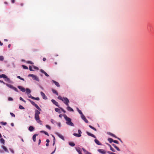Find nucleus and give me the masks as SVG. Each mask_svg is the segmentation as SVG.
Here are the masks:
<instances>
[{
	"instance_id": "23",
	"label": "nucleus",
	"mask_w": 154,
	"mask_h": 154,
	"mask_svg": "<svg viewBox=\"0 0 154 154\" xmlns=\"http://www.w3.org/2000/svg\"><path fill=\"white\" fill-rule=\"evenodd\" d=\"M57 135L58 136V137H59L60 138H61L63 140H64V138L63 136L62 135H61L59 134H58Z\"/></svg>"
},
{
	"instance_id": "31",
	"label": "nucleus",
	"mask_w": 154,
	"mask_h": 154,
	"mask_svg": "<svg viewBox=\"0 0 154 154\" xmlns=\"http://www.w3.org/2000/svg\"><path fill=\"white\" fill-rule=\"evenodd\" d=\"M69 145L72 146H75V144L73 143L72 142H70L69 143Z\"/></svg>"
},
{
	"instance_id": "37",
	"label": "nucleus",
	"mask_w": 154,
	"mask_h": 154,
	"mask_svg": "<svg viewBox=\"0 0 154 154\" xmlns=\"http://www.w3.org/2000/svg\"><path fill=\"white\" fill-rule=\"evenodd\" d=\"M33 99L37 100H39V98L38 97H33L32 98Z\"/></svg>"
},
{
	"instance_id": "42",
	"label": "nucleus",
	"mask_w": 154,
	"mask_h": 154,
	"mask_svg": "<svg viewBox=\"0 0 154 154\" xmlns=\"http://www.w3.org/2000/svg\"><path fill=\"white\" fill-rule=\"evenodd\" d=\"M110 149L113 152H115V150L112 147L110 148Z\"/></svg>"
},
{
	"instance_id": "8",
	"label": "nucleus",
	"mask_w": 154,
	"mask_h": 154,
	"mask_svg": "<svg viewBox=\"0 0 154 154\" xmlns=\"http://www.w3.org/2000/svg\"><path fill=\"white\" fill-rule=\"evenodd\" d=\"M81 118L86 123H88V121L86 119V118L85 117V116L84 115H82V116H81Z\"/></svg>"
},
{
	"instance_id": "55",
	"label": "nucleus",
	"mask_w": 154,
	"mask_h": 154,
	"mask_svg": "<svg viewBox=\"0 0 154 154\" xmlns=\"http://www.w3.org/2000/svg\"><path fill=\"white\" fill-rule=\"evenodd\" d=\"M109 135H110L111 136H112V137H113V136H114V134H112V133H109Z\"/></svg>"
},
{
	"instance_id": "49",
	"label": "nucleus",
	"mask_w": 154,
	"mask_h": 154,
	"mask_svg": "<svg viewBox=\"0 0 154 154\" xmlns=\"http://www.w3.org/2000/svg\"><path fill=\"white\" fill-rule=\"evenodd\" d=\"M8 100L9 101H12L13 100V99L11 97H9L8 98Z\"/></svg>"
},
{
	"instance_id": "46",
	"label": "nucleus",
	"mask_w": 154,
	"mask_h": 154,
	"mask_svg": "<svg viewBox=\"0 0 154 154\" xmlns=\"http://www.w3.org/2000/svg\"><path fill=\"white\" fill-rule=\"evenodd\" d=\"M113 142L119 144V142L117 140H113Z\"/></svg>"
},
{
	"instance_id": "58",
	"label": "nucleus",
	"mask_w": 154,
	"mask_h": 154,
	"mask_svg": "<svg viewBox=\"0 0 154 154\" xmlns=\"http://www.w3.org/2000/svg\"><path fill=\"white\" fill-rule=\"evenodd\" d=\"M107 152L109 154H112L113 153V152L109 151H108Z\"/></svg>"
},
{
	"instance_id": "56",
	"label": "nucleus",
	"mask_w": 154,
	"mask_h": 154,
	"mask_svg": "<svg viewBox=\"0 0 154 154\" xmlns=\"http://www.w3.org/2000/svg\"><path fill=\"white\" fill-rule=\"evenodd\" d=\"M41 143V140L40 139H39L38 140V145H39Z\"/></svg>"
},
{
	"instance_id": "15",
	"label": "nucleus",
	"mask_w": 154,
	"mask_h": 154,
	"mask_svg": "<svg viewBox=\"0 0 154 154\" xmlns=\"http://www.w3.org/2000/svg\"><path fill=\"white\" fill-rule=\"evenodd\" d=\"M5 81L8 82L9 83H11V81L10 80V79L9 78H8V77L6 76V78H5Z\"/></svg>"
},
{
	"instance_id": "30",
	"label": "nucleus",
	"mask_w": 154,
	"mask_h": 154,
	"mask_svg": "<svg viewBox=\"0 0 154 154\" xmlns=\"http://www.w3.org/2000/svg\"><path fill=\"white\" fill-rule=\"evenodd\" d=\"M76 150L78 152L79 154H82L81 150L77 148L76 149Z\"/></svg>"
},
{
	"instance_id": "40",
	"label": "nucleus",
	"mask_w": 154,
	"mask_h": 154,
	"mask_svg": "<svg viewBox=\"0 0 154 154\" xmlns=\"http://www.w3.org/2000/svg\"><path fill=\"white\" fill-rule=\"evenodd\" d=\"M20 99L22 101H23L25 102V103H26V101L25 100H24L22 97H20Z\"/></svg>"
},
{
	"instance_id": "9",
	"label": "nucleus",
	"mask_w": 154,
	"mask_h": 154,
	"mask_svg": "<svg viewBox=\"0 0 154 154\" xmlns=\"http://www.w3.org/2000/svg\"><path fill=\"white\" fill-rule=\"evenodd\" d=\"M51 102L53 103L56 106L59 107V105H58V103L55 100H54V99L51 100Z\"/></svg>"
},
{
	"instance_id": "12",
	"label": "nucleus",
	"mask_w": 154,
	"mask_h": 154,
	"mask_svg": "<svg viewBox=\"0 0 154 154\" xmlns=\"http://www.w3.org/2000/svg\"><path fill=\"white\" fill-rule=\"evenodd\" d=\"M52 81L57 87H60V86L58 82L54 80H52Z\"/></svg>"
},
{
	"instance_id": "24",
	"label": "nucleus",
	"mask_w": 154,
	"mask_h": 154,
	"mask_svg": "<svg viewBox=\"0 0 154 154\" xmlns=\"http://www.w3.org/2000/svg\"><path fill=\"white\" fill-rule=\"evenodd\" d=\"M55 110L56 112H58L59 113H60L61 112L60 110L58 108H55Z\"/></svg>"
},
{
	"instance_id": "6",
	"label": "nucleus",
	"mask_w": 154,
	"mask_h": 154,
	"mask_svg": "<svg viewBox=\"0 0 154 154\" xmlns=\"http://www.w3.org/2000/svg\"><path fill=\"white\" fill-rule=\"evenodd\" d=\"M20 90L23 92H24L25 91V89L23 87L20 86H18L17 87Z\"/></svg>"
},
{
	"instance_id": "47",
	"label": "nucleus",
	"mask_w": 154,
	"mask_h": 154,
	"mask_svg": "<svg viewBox=\"0 0 154 154\" xmlns=\"http://www.w3.org/2000/svg\"><path fill=\"white\" fill-rule=\"evenodd\" d=\"M52 137H53V142H55V138L54 136V135H52Z\"/></svg>"
},
{
	"instance_id": "36",
	"label": "nucleus",
	"mask_w": 154,
	"mask_h": 154,
	"mask_svg": "<svg viewBox=\"0 0 154 154\" xmlns=\"http://www.w3.org/2000/svg\"><path fill=\"white\" fill-rule=\"evenodd\" d=\"M17 78L19 79H20L21 80H23V81L24 80V79L23 78L21 77L20 76H17Z\"/></svg>"
},
{
	"instance_id": "52",
	"label": "nucleus",
	"mask_w": 154,
	"mask_h": 154,
	"mask_svg": "<svg viewBox=\"0 0 154 154\" xmlns=\"http://www.w3.org/2000/svg\"><path fill=\"white\" fill-rule=\"evenodd\" d=\"M78 132L79 133V134H81L82 133V132H81V131L80 130H78Z\"/></svg>"
},
{
	"instance_id": "45",
	"label": "nucleus",
	"mask_w": 154,
	"mask_h": 154,
	"mask_svg": "<svg viewBox=\"0 0 154 154\" xmlns=\"http://www.w3.org/2000/svg\"><path fill=\"white\" fill-rule=\"evenodd\" d=\"M82 149L83 150L84 152L86 153H86H87V152H88V151H86L85 149L83 148H82Z\"/></svg>"
},
{
	"instance_id": "35",
	"label": "nucleus",
	"mask_w": 154,
	"mask_h": 154,
	"mask_svg": "<svg viewBox=\"0 0 154 154\" xmlns=\"http://www.w3.org/2000/svg\"><path fill=\"white\" fill-rule=\"evenodd\" d=\"M2 147L3 149L5 151L7 152L8 151V149H7V148L4 146H2Z\"/></svg>"
},
{
	"instance_id": "33",
	"label": "nucleus",
	"mask_w": 154,
	"mask_h": 154,
	"mask_svg": "<svg viewBox=\"0 0 154 154\" xmlns=\"http://www.w3.org/2000/svg\"><path fill=\"white\" fill-rule=\"evenodd\" d=\"M0 124L2 125H5L7 124V123L5 122H0Z\"/></svg>"
},
{
	"instance_id": "38",
	"label": "nucleus",
	"mask_w": 154,
	"mask_h": 154,
	"mask_svg": "<svg viewBox=\"0 0 154 154\" xmlns=\"http://www.w3.org/2000/svg\"><path fill=\"white\" fill-rule=\"evenodd\" d=\"M4 60V57L2 56H0V60L3 61Z\"/></svg>"
},
{
	"instance_id": "28",
	"label": "nucleus",
	"mask_w": 154,
	"mask_h": 154,
	"mask_svg": "<svg viewBox=\"0 0 154 154\" xmlns=\"http://www.w3.org/2000/svg\"><path fill=\"white\" fill-rule=\"evenodd\" d=\"M0 142L2 143L3 144H5V140L3 138H1L0 140Z\"/></svg>"
},
{
	"instance_id": "26",
	"label": "nucleus",
	"mask_w": 154,
	"mask_h": 154,
	"mask_svg": "<svg viewBox=\"0 0 154 154\" xmlns=\"http://www.w3.org/2000/svg\"><path fill=\"white\" fill-rule=\"evenodd\" d=\"M108 140L110 143H112V142H113L114 140L111 138H109L108 139Z\"/></svg>"
},
{
	"instance_id": "13",
	"label": "nucleus",
	"mask_w": 154,
	"mask_h": 154,
	"mask_svg": "<svg viewBox=\"0 0 154 154\" xmlns=\"http://www.w3.org/2000/svg\"><path fill=\"white\" fill-rule=\"evenodd\" d=\"M67 107L66 108V109L69 111H72L73 112L74 110L71 107L69 106V105L68 106H67Z\"/></svg>"
},
{
	"instance_id": "21",
	"label": "nucleus",
	"mask_w": 154,
	"mask_h": 154,
	"mask_svg": "<svg viewBox=\"0 0 154 154\" xmlns=\"http://www.w3.org/2000/svg\"><path fill=\"white\" fill-rule=\"evenodd\" d=\"M31 92L29 88H26V93L27 94L30 93Z\"/></svg>"
},
{
	"instance_id": "59",
	"label": "nucleus",
	"mask_w": 154,
	"mask_h": 154,
	"mask_svg": "<svg viewBox=\"0 0 154 154\" xmlns=\"http://www.w3.org/2000/svg\"><path fill=\"white\" fill-rule=\"evenodd\" d=\"M37 67L34 66L33 65H32V66H29V67L30 68V67Z\"/></svg>"
},
{
	"instance_id": "48",
	"label": "nucleus",
	"mask_w": 154,
	"mask_h": 154,
	"mask_svg": "<svg viewBox=\"0 0 154 154\" xmlns=\"http://www.w3.org/2000/svg\"><path fill=\"white\" fill-rule=\"evenodd\" d=\"M28 97L29 98H31L33 99L32 98L33 97L32 96L31 94H29L28 96Z\"/></svg>"
},
{
	"instance_id": "39",
	"label": "nucleus",
	"mask_w": 154,
	"mask_h": 154,
	"mask_svg": "<svg viewBox=\"0 0 154 154\" xmlns=\"http://www.w3.org/2000/svg\"><path fill=\"white\" fill-rule=\"evenodd\" d=\"M46 127L49 130H50L51 129V127L48 125H46Z\"/></svg>"
},
{
	"instance_id": "7",
	"label": "nucleus",
	"mask_w": 154,
	"mask_h": 154,
	"mask_svg": "<svg viewBox=\"0 0 154 154\" xmlns=\"http://www.w3.org/2000/svg\"><path fill=\"white\" fill-rule=\"evenodd\" d=\"M100 153L103 154H105L106 152L103 149H98L97 150Z\"/></svg>"
},
{
	"instance_id": "5",
	"label": "nucleus",
	"mask_w": 154,
	"mask_h": 154,
	"mask_svg": "<svg viewBox=\"0 0 154 154\" xmlns=\"http://www.w3.org/2000/svg\"><path fill=\"white\" fill-rule=\"evenodd\" d=\"M8 87L13 89L15 91L17 92H18V91L17 89L15 87H14L12 85L8 84L6 83L5 84Z\"/></svg>"
},
{
	"instance_id": "3",
	"label": "nucleus",
	"mask_w": 154,
	"mask_h": 154,
	"mask_svg": "<svg viewBox=\"0 0 154 154\" xmlns=\"http://www.w3.org/2000/svg\"><path fill=\"white\" fill-rule=\"evenodd\" d=\"M64 118L66 121V123L68 125L73 126V124L71 122V119L65 115H64Z\"/></svg>"
},
{
	"instance_id": "50",
	"label": "nucleus",
	"mask_w": 154,
	"mask_h": 154,
	"mask_svg": "<svg viewBox=\"0 0 154 154\" xmlns=\"http://www.w3.org/2000/svg\"><path fill=\"white\" fill-rule=\"evenodd\" d=\"M51 122L53 124H54V121L53 119H51Z\"/></svg>"
},
{
	"instance_id": "16",
	"label": "nucleus",
	"mask_w": 154,
	"mask_h": 154,
	"mask_svg": "<svg viewBox=\"0 0 154 154\" xmlns=\"http://www.w3.org/2000/svg\"><path fill=\"white\" fill-rule=\"evenodd\" d=\"M38 134H34L33 137H32V140H33L34 141V142H35V140H36V136L38 135Z\"/></svg>"
},
{
	"instance_id": "61",
	"label": "nucleus",
	"mask_w": 154,
	"mask_h": 154,
	"mask_svg": "<svg viewBox=\"0 0 154 154\" xmlns=\"http://www.w3.org/2000/svg\"><path fill=\"white\" fill-rule=\"evenodd\" d=\"M55 150H56V148L55 149H54V151H53V152H52V153H51V154H53V153H54V152H55Z\"/></svg>"
},
{
	"instance_id": "4",
	"label": "nucleus",
	"mask_w": 154,
	"mask_h": 154,
	"mask_svg": "<svg viewBox=\"0 0 154 154\" xmlns=\"http://www.w3.org/2000/svg\"><path fill=\"white\" fill-rule=\"evenodd\" d=\"M28 76L32 77L33 79L34 80H36L38 82L39 81V78L35 75L32 74H29L28 75Z\"/></svg>"
},
{
	"instance_id": "63",
	"label": "nucleus",
	"mask_w": 154,
	"mask_h": 154,
	"mask_svg": "<svg viewBox=\"0 0 154 154\" xmlns=\"http://www.w3.org/2000/svg\"><path fill=\"white\" fill-rule=\"evenodd\" d=\"M62 116H63V115L62 114H60L59 115V117L60 118H62Z\"/></svg>"
},
{
	"instance_id": "1",
	"label": "nucleus",
	"mask_w": 154,
	"mask_h": 154,
	"mask_svg": "<svg viewBox=\"0 0 154 154\" xmlns=\"http://www.w3.org/2000/svg\"><path fill=\"white\" fill-rule=\"evenodd\" d=\"M35 106L38 110H35V118L38 122L40 123L41 121L40 120L39 115L40 113L39 111H41L42 110L37 104Z\"/></svg>"
},
{
	"instance_id": "34",
	"label": "nucleus",
	"mask_w": 154,
	"mask_h": 154,
	"mask_svg": "<svg viewBox=\"0 0 154 154\" xmlns=\"http://www.w3.org/2000/svg\"><path fill=\"white\" fill-rule=\"evenodd\" d=\"M41 132L44 133L46 135H47L48 136H49V134H48V133L46 132V131H41Z\"/></svg>"
},
{
	"instance_id": "14",
	"label": "nucleus",
	"mask_w": 154,
	"mask_h": 154,
	"mask_svg": "<svg viewBox=\"0 0 154 154\" xmlns=\"http://www.w3.org/2000/svg\"><path fill=\"white\" fill-rule=\"evenodd\" d=\"M94 141H95V143L97 145H101V143L97 139H95L94 140Z\"/></svg>"
},
{
	"instance_id": "51",
	"label": "nucleus",
	"mask_w": 154,
	"mask_h": 154,
	"mask_svg": "<svg viewBox=\"0 0 154 154\" xmlns=\"http://www.w3.org/2000/svg\"><path fill=\"white\" fill-rule=\"evenodd\" d=\"M60 109H61L62 111L64 112L65 113L66 112V111L63 109V108H60Z\"/></svg>"
},
{
	"instance_id": "62",
	"label": "nucleus",
	"mask_w": 154,
	"mask_h": 154,
	"mask_svg": "<svg viewBox=\"0 0 154 154\" xmlns=\"http://www.w3.org/2000/svg\"><path fill=\"white\" fill-rule=\"evenodd\" d=\"M46 141L47 142V143H49L50 142V141H49V140L47 139V140H46Z\"/></svg>"
},
{
	"instance_id": "20",
	"label": "nucleus",
	"mask_w": 154,
	"mask_h": 154,
	"mask_svg": "<svg viewBox=\"0 0 154 154\" xmlns=\"http://www.w3.org/2000/svg\"><path fill=\"white\" fill-rule=\"evenodd\" d=\"M28 100L30 102V103L33 105L35 106V105L36 104L34 102L31 100L30 99H28Z\"/></svg>"
},
{
	"instance_id": "25",
	"label": "nucleus",
	"mask_w": 154,
	"mask_h": 154,
	"mask_svg": "<svg viewBox=\"0 0 154 154\" xmlns=\"http://www.w3.org/2000/svg\"><path fill=\"white\" fill-rule=\"evenodd\" d=\"M73 134L74 136L78 137H79L81 136V134H77L76 133H74Z\"/></svg>"
},
{
	"instance_id": "10",
	"label": "nucleus",
	"mask_w": 154,
	"mask_h": 154,
	"mask_svg": "<svg viewBox=\"0 0 154 154\" xmlns=\"http://www.w3.org/2000/svg\"><path fill=\"white\" fill-rule=\"evenodd\" d=\"M41 94L43 98L44 99H46L47 98L45 96V94L42 92H41Z\"/></svg>"
},
{
	"instance_id": "60",
	"label": "nucleus",
	"mask_w": 154,
	"mask_h": 154,
	"mask_svg": "<svg viewBox=\"0 0 154 154\" xmlns=\"http://www.w3.org/2000/svg\"><path fill=\"white\" fill-rule=\"evenodd\" d=\"M11 2L12 3H14L15 1V0H11Z\"/></svg>"
},
{
	"instance_id": "19",
	"label": "nucleus",
	"mask_w": 154,
	"mask_h": 154,
	"mask_svg": "<svg viewBox=\"0 0 154 154\" xmlns=\"http://www.w3.org/2000/svg\"><path fill=\"white\" fill-rule=\"evenodd\" d=\"M77 109L78 111V112H79V113L80 114H81V116H82V115H83V114L82 112V111H81V110H80L78 108H77Z\"/></svg>"
},
{
	"instance_id": "27",
	"label": "nucleus",
	"mask_w": 154,
	"mask_h": 154,
	"mask_svg": "<svg viewBox=\"0 0 154 154\" xmlns=\"http://www.w3.org/2000/svg\"><path fill=\"white\" fill-rule=\"evenodd\" d=\"M34 69H33V68H29V69L30 71H35V70H38V68H33Z\"/></svg>"
},
{
	"instance_id": "44",
	"label": "nucleus",
	"mask_w": 154,
	"mask_h": 154,
	"mask_svg": "<svg viewBox=\"0 0 154 154\" xmlns=\"http://www.w3.org/2000/svg\"><path fill=\"white\" fill-rule=\"evenodd\" d=\"M10 114L12 116L14 117H15V115L12 112H10Z\"/></svg>"
},
{
	"instance_id": "41",
	"label": "nucleus",
	"mask_w": 154,
	"mask_h": 154,
	"mask_svg": "<svg viewBox=\"0 0 154 154\" xmlns=\"http://www.w3.org/2000/svg\"><path fill=\"white\" fill-rule=\"evenodd\" d=\"M115 148L116 149V150L118 151H120V149L117 146H116L115 147Z\"/></svg>"
},
{
	"instance_id": "53",
	"label": "nucleus",
	"mask_w": 154,
	"mask_h": 154,
	"mask_svg": "<svg viewBox=\"0 0 154 154\" xmlns=\"http://www.w3.org/2000/svg\"><path fill=\"white\" fill-rule=\"evenodd\" d=\"M27 63H31L32 64H33V63L31 61H27Z\"/></svg>"
},
{
	"instance_id": "2",
	"label": "nucleus",
	"mask_w": 154,
	"mask_h": 154,
	"mask_svg": "<svg viewBox=\"0 0 154 154\" xmlns=\"http://www.w3.org/2000/svg\"><path fill=\"white\" fill-rule=\"evenodd\" d=\"M58 98L59 99L63 101V103L67 106L69 105V99L67 97H62L59 96L58 97Z\"/></svg>"
},
{
	"instance_id": "43",
	"label": "nucleus",
	"mask_w": 154,
	"mask_h": 154,
	"mask_svg": "<svg viewBox=\"0 0 154 154\" xmlns=\"http://www.w3.org/2000/svg\"><path fill=\"white\" fill-rule=\"evenodd\" d=\"M19 108L20 109H24V108L21 105L19 106Z\"/></svg>"
},
{
	"instance_id": "17",
	"label": "nucleus",
	"mask_w": 154,
	"mask_h": 154,
	"mask_svg": "<svg viewBox=\"0 0 154 154\" xmlns=\"http://www.w3.org/2000/svg\"><path fill=\"white\" fill-rule=\"evenodd\" d=\"M40 71L44 73L46 76L48 77L49 76V75L43 70L42 69H41Z\"/></svg>"
},
{
	"instance_id": "18",
	"label": "nucleus",
	"mask_w": 154,
	"mask_h": 154,
	"mask_svg": "<svg viewBox=\"0 0 154 154\" xmlns=\"http://www.w3.org/2000/svg\"><path fill=\"white\" fill-rule=\"evenodd\" d=\"M34 129V128L33 126H30L29 128V130L31 131H33Z\"/></svg>"
},
{
	"instance_id": "22",
	"label": "nucleus",
	"mask_w": 154,
	"mask_h": 154,
	"mask_svg": "<svg viewBox=\"0 0 154 154\" xmlns=\"http://www.w3.org/2000/svg\"><path fill=\"white\" fill-rule=\"evenodd\" d=\"M52 91L53 93L56 94L57 95H58V93L54 89H52Z\"/></svg>"
},
{
	"instance_id": "57",
	"label": "nucleus",
	"mask_w": 154,
	"mask_h": 154,
	"mask_svg": "<svg viewBox=\"0 0 154 154\" xmlns=\"http://www.w3.org/2000/svg\"><path fill=\"white\" fill-rule=\"evenodd\" d=\"M0 82L3 83L4 84H5L6 83H5L2 80H0Z\"/></svg>"
},
{
	"instance_id": "29",
	"label": "nucleus",
	"mask_w": 154,
	"mask_h": 154,
	"mask_svg": "<svg viewBox=\"0 0 154 154\" xmlns=\"http://www.w3.org/2000/svg\"><path fill=\"white\" fill-rule=\"evenodd\" d=\"M6 75L5 74H2L0 75V78H6Z\"/></svg>"
},
{
	"instance_id": "54",
	"label": "nucleus",
	"mask_w": 154,
	"mask_h": 154,
	"mask_svg": "<svg viewBox=\"0 0 154 154\" xmlns=\"http://www.w3.org/2000/svg\"><path fill=\"white\" fill-rule=\"evenodd\" d=\"M57 125L59 127H60L61 126V125L60 122L57 123Z\"/></svg>"
},
{
	"instance_id": "11",
	"label": "nucleus",
	"mask_w": 154,
	"mask_h": 154,
	"mask_svg": "<svg viewBox=\"0 0 154 154\" xmlns=\"http://www.w3.org/2000/svg\"><path fill=\"white\" fill-rule=\"evenodd\" d=\"M86 133H87V134L88 136H91V137H94V138H96V137L94 135V134H91L90 133H89V132H88V131H87L86 132Z\"/></svg>"
},
{
	"instance_id": "32",
	"label": "nucleus",
	"mask_w": 154,
	"mask_h": 154,
	"mask_svg": "<svg viewBox=\"0 0 154 154\" xmlns=\"http://www.w3.org/2000/svg\"><path fill=\"white\" fill-rule=\"evenodd\" d=\"M89 127L90 128H91L92 129H93V130H94V131H97L96 130V129L94 128V127H92V126H91V125H89Z\"/></svg>"
},
{
	"instance_id": "64",
	"label": "nucleus",
	"mask_w": 154,
	"mask_h": 154,
	"mask_svg": "<svg viewBox=\"0 0 154 154\" xmlns=\"http://www.w3.org/2000/svg\"><path fill=\"white\" fill-rule=\"evenodd\" d=\"M46 60V59L45 58H43V60L44 61H45V60Z\"/></svg>"
}]
</instances>
